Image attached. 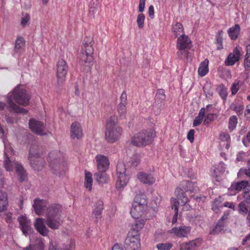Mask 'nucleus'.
Listing matches in <instances>:
<instances>
[{
    "mask_svg": "<svg viewBox=\"0 0 250 250\" xmlns=\"http://www.w3.org/2000/svg\"><path fill=\"white\" fill-rule=\"evenodd\" d=\"M30 98L29 94L21 85H18L13 91L9 93L7 96V103L10 111L16 112L25 113L26 110L17 105L18 104L25 106L29 103Z\"/></svg>",
    "mask_w": 250,
    "mask_h": 250,
    "instance_id": "nucleus-1",
    "label": "nucleus"
},
{
    "mask_svg": "<svg viewBox=\"0 0 250 250\" xmlns=\"http://www.w3.org/2000/svg\"><path fill=\"white\" fill-rule=\"evenodd\" d=\"M3 141L4 145V167L6 171H12L14 166L16 173L19 176V180L22 181L26 177L24 169L20 164L11 158V155L14 153L13 150L10 144H7L5 140Z\"/></svg>",
    "mask_w": 250,
    "mask_h": 250,
    "instance_id": "nucleus-2",
    "label": "nucleus"
},
{
    "mask_svg": "<svg viewBox=\"0 0 250 250\" xmlns=\"http://www.w3.org/2000/svg\"><path fill=\"white\" fill-rule=\"evenodd\" d=\"M48 163L51 171L57 176L63 174L67 170V165L63 154L58 150L51 151L48 155Z\"/></svg>",
    "mask_w": 250,
    "mask_h": 250,
    "instance_id": "nucleus-3",
    "label": "nucleus"
},
{
    "mask_svg": "<svg viewBox=\"0 0 250 250\" xmlns=\"http://www.w3.org/2000/svg\"><path fill=\"white\" fill-rule=\"evenodd\" d=\"M105 127V137L108 142L113 143L120 139L123 129L118 125L116 116H111L107 120Z\"/></svg>",
    "mask_w": 250,
    "mask_h": 250,
    "instance_id": "nucleus-4",
    "label": "nucleus"
},
{
    "mask_svg": "<svg viewBox=\"0 0 250 250\" xmlns=\"http://www.w3.org/2000/svg\"><path fill=\"white\" fill-rule=\"evenodd\" d=\"M155 136V132L152 129L143 130L131 138V143L134 146L143 147L150 144Z\"/></svg>",
    "mask_w": 250,
    "mask_h": 250,
    "instance_id": "nucleus-5",
    "label": "nucleus"
},
{
    "mask_svg": "<svg viewBox=\"0 0 250 250\" xmlns=\"http://www.w3.org/2000/svg\"><path fill=\"white\" fill-rule=\"evenodd\" d=\"M147 207V201L146 196L138 194L134 199L130 209V214L132 217L138 219L142 216Z\"/></svg>",
    "mask_w": 250,
    "mask_h": 250,
    "instance_id": "nucleus-6",
    "label": "nucleus"
},
{
    "mask_svg": "<svg viewBox=\"0 0 250 250\" xmlns=\"http://www.w3.org/2000/svg\"><path fill=\"white\" fill-rule=\"evenodd\" d=\"M93 48L90 43L84 42L79 55V62L82 66L89 69L93 65Z\"/></svg>",
    "mask_w": 250,
    "mask_h": 250,
    "instance_id": "nucleus-7",
    "label": "nucleus"
},
{
    "mask_svg": "<svg viewBox=\"0 0 250 250\" xmlns=\"http://www.w3.org/2000/svg\"><path fill=\"white\" fill-rule=\"evenodd\" d=\"M126 168L122 163H119L117 165V180L116 184V188L121 190L127 185L129 177L125 174Z\"/></svg>",
    "mask_w": 250,
    "mask_h": 250,
    "instance_id": "nucleus-8",
    "label": "nucleus"
},
{
    "mask_svg": "<svg viewBox=\"0 0 250 250\" xmlns=\"http://www.w3.org/2000/svg\"><path fill=\"white\" fill-rule=\"evenodd\" d=\"M39 156L40 154L37 149L34 147L30 148L28 159L31 167L37 171L41 170L45 164L44 161L42 160Z\"/></svg>",
    "mask_w": 250,
    "mask_h": 250,
    "instance_id": "nucleus-9",
    "label": "nucleus"
},
{
    "mask_svg": "<svg viewBox=\"0 0 250 250\" xmlns=\"http://www.w3.org/2000/svg\"><path fill=\"white\" fill-rule=\"evenodd\" d=\"M139 234L132 231L129 232L125 241V248L126 250H140Z\"/></svg>",
    "mask_w": 250,
    "mask_h": 250,
    "instance_id": "nucleus-10",
    "label": "nucleus"
},
{
    "mask_svg": "<svg viewBox=\"0 0 250 250\" xmlns=\"http://www.w3.org/2000/svg\"><path fill=\"white\" fill-rule=\"evenodd\" d=\"M57 66V82L58 84H62L65 80L68 67L66 62L63 59L59 60Z\"/></svg>",
    "mask_w": 250,
    "mask_h": 250,
    "instance_id": "nucleus-11",
    "label": "nucleus"
},
{
    "mask_svg": "<svg viewBox=\"0 0 250 250\" xmlns=\"http://www.w3.org/2000/svg\"><path fill=\"white\" fill-rule=\"evenodd\" d=\"M29 125L30 129L38 135H47L49 133L46 130L44 125L40 121L31 119L29 121Z\"/></svg>",
    "mask_w": 250,
    "mask_h": 250,
    "instance_id": "nucleus-12",
    "label": "nucleus"
},
{
    "mask_svg": "<svg viewBox=\"0 0 250 250\" xmlns=\"http://www.w3.org/2000/svg\"><path fill=\"white\" fill-rule=\"evenodd\" d=\"M241 50L242 49L240 47L236 46L234 48L233 52L229 54L227 58L225 60V65L227 66H232L237 62H238L241 56L240 53Z\"/></svg>",
    "mask_w": 250,
    "mask_h": 250,
    "instance_id": "nucleus-13",
    "label": "nucleus"
},
{
    "mask_svg": "<svg viewBox=\"0 0 250 250\" xmlns=\"http://www.w3.org/2000/svg\"><path fill=\"white\" fill-rule=\"evenodd\" d=\"M95 160L99 171L105 172L108 169L109 161L107 157L102 154H98L95 157Z\"/></svg>",
    "mask_w": 250,
    "mask_h": 250,
    "instance_id": "nucleus-14",
    "label": "nucleus"
},
{
    "mask_svg": "<svg viewBox=\"0 0 250 250\" xmlns=\"http://www.w3.org/2000/svg\"><path fill=\"white\" fill-rule=\"evenodd\" d=\"M21 229L24 235L27 236L31 233L33 229L31 227V221L25 216H21L18 218Z\"/></svg>",
    "mask_w": 250,
    "mask_h": 250,
    "instance_id": "nucleus-15",
    "label": "nucleus"
},
{
    "mask_svg": "<svg viewBox=\"0 0 250 250\" xmlns=\"http://www.w3.org/2000/svg\"><path fill=\"white\" fill-rule=\"evenodd\" d=\"M202 244V239L196 238L180 244V250H197Z\"/></svg>",
    "mask_w": 250,
    "mask_h": 250,
    "instance_id": "nucleus-16",
    "label": "nucleus"
},
{
    "mask_svg": "<svg viewBox=\"0 0 250 250\" xmlns=\"http://www.w3.org/2000/svg\"><path fill=\"white\" fill-rule=\"evenodd\" d=\"M190 230V227L183 225L172 228L169 232L179 238H182L187 237Z\"/></svg>",
    "mask_w": 250,
    "mask_h": 250,
    "instance_id": "nucleus-17",
    "label": "nucleus"
},
{
    "mask_svg": "<svg viewBox=\"0 0 250 250\" xmlns=\"http://www.w3.org/2000/svg\"><path fill=\"white\" fill-rule=\"evenodd\" d=\"M242 189L244 191L250 190V185L247 181H242L240 182L235 183L231 184L230 186V190H233V192L230 193V195L233 196L236 195L238 192Z\"/></svg>",
    "mask_w": 250,
    "mask_h": 250,
    "instance_id": "nucleus-18",
    "label": "nucleus"
},
{
    "mask_svg": "<svg viewBox=\"0 0 250 250\" xmlns=\"http://www.w3.org/2000/svg\"><path fill=\"white\" fill-rule=\"evenodd\" d=\"M166 99L165 91L163 89H159L155 95V102L153 105V108L161 109L164 105Z\"/></svg>",
    "mask_w": 250,
    "mask_h": 250,
    "instance_id": "nucleus-19",
    "label": "nucleus"
},
{
    "mask_svg": "<svg viewBox=\"0 0 250 250\" xmlns=\"http://www.w3.org/2000/svg\"><path fill=\"white\" fill-rule=\"evenodd\" d=\"M62 212V206L59 204H52L47 207L45 216H61Z\"/></svg>",
    "mask_w": 250,
    "mask_h": 250,
    "instance_id": "nucleus-20",
    "label": "nucleus"
},
{
    "mask_svg": "<svg viewBox=\"0 0 250 250\" xmlns=\"http://www.w3.org/2000/svg\"><path fill=\"white\" fill-rule=\"evenodd\" d=\"M70 135L72 139H79L83 136L81 125L78 122H74L70 126Z\"/></svg>",
    "mask_w": 250,
    "mask_h": 250,
    "instance_id": "nucleus-21",
    "label": "nucleus"
},
{
    "mask_svg": "<svg viewBox=\"0 0 250 250\" xmlns=\"http://www.w3.org/2000/svg\"><path fill=\"white\" fill-rule=\"evenodd\" d=\"M126 94L125 92H123L121 96V102L117 107V111L119 116L120 118H125V114L126 113Z\"/></svg>",
    "mask_w": 250,
    "mask_h": 250,
    "instance_id": "nucleus-22",
    "label": "nucleus"
},
{
    "mask_svg": "<svg viewBox=\"0 0 250 250\" xmlns=\"http://www.w3.org/2000/svg\"><path fill=\"white\" fill-rule=\"evenodd\" d=\"M45 222L49 228L53 229H57L62 224V220L61 216H46Z\"/></svg>",
    "mask_w": 250,
    "mask_h": 250,
    "instance_id": "nucleus-23",
    "label": "nucleus"
},
{
    "mask_svg": "<svg viewBox=\"0 0 250 250\" xmlns=\"http://www.w3.org/2000/svg\"><path fill=\"white\" fill-rule=\"evenodd\" d=\"M191 44V41L187 35H181L178 37L176 47L177 48L189 49Z\"/></svg>",
    "mask_w": 250,
    "mask_h": 250,
    "instance_id": "nucleus-24",
    "label": "nucleus"
},
{
    "mask_svg": "<svg viewBox=\"0 0 250 250\" xmlns=\"http://www.w3.org/2000/svg\"><path fill=\"white\" fill-rule=\"evenodd\" d=\"M47 205V202L45 200L36 199L34 200L33 207L34 208L35 212L38 215H41L43 213Z\"/></svg>",
    "mask_w": 250,
    "mask_h": 250,
    "instance_id": "nucleus-25",
    "label": "nucleus"
},
{
    "mask_svg": "<svg viewBox=\"0 0 250 250\" xmlns=\"http://www.w3.org/2000/svg\"><path fill=\"white\" fill-rule=\"evenodd\" d=\"M34 226L37 230L42 236H46L48 233V229L44 224V219L37 218L36 219Z\"/></svg>",
    "mask_w": 250,
    "mask_h": 250,
    "instance_id": "nucleus-26",
    "label": "nucleus"
},
{
    "mask_svg": "<svg viewBox=\"0 0 250 250\" xmlns=\"http://www.w3.org/2000/svg\"><path fill=\"white\" fill-rule=\"evenodd\" d=\"M138 179L143 183L151 185L155 183V178L151 174L140 172L137 174Z\"/></svg>",
    "mask_w": 250,
    "mask_h": 250,
    "instance_id": "nucleus-27",
    "label": "nucleus"
},
{
    "mask_svg": "<svg viewBox=\"0 0 250 250\" xmlns=\"http://www.w3.org/2000/svg\"><path fill=\"white\" fill-rule=\"evenodd\" d=\"M172 33L175 38L178 37L181 35H184L183 25L179 22L173 23L172 26Z\"/></svg>",
    "mask_w": 250,
    "mask_h": 250,
    "instance_id": "nucleus-28",
    "label": "nucleus"
},
{
    "mask_svg": "<svg viewBox=\"0 0 250 250\" xmlns=\"http://www.w3.org/2000/svg\"><path fill=\"white\" fill-rule=\"evenodd\" d=\"M240 31V25L238 24H236L234 26H232L228 29V33L231 40H235L238 37Z\"/></svg>",
    "mask_w": 250,
    "mask_h": 250,
    "instance_id": "nucleus-29",
    "label": "nucleus"
},
{
    "mask_svg": "<svg viewBox=\"0 0 250 250\" xmlns=\"http://www.w3.org/2000/svg\"><path fill=\"white\" fill-rule=\"evenodd\" d=\"M103 201L98 200L95 204L93 210V214L96 218H100L103 209Z\"/></svg>",
    "mask_w": 250,
    "mask_h": 250,
    "instance_id": "nucleus-30",
    "label": "nucleus"
},
{
    "mask_svg": "<svg viewBox=\"0 0 250 250\" xmlns=\"http://www.w3.org/2000/svg\"><path fill=\"white\" fill-rule=\"evenodd\" d=\"M135 223L131 225V231L134 234L138 232L144 227L146 223V220L144 219H136Z\"/></svg>",
    "mask_w": 250,
    "mask_h": 250,
    "instance_id": "nucleus-31",
    "label": "nucleus"
},
{
    "mask_svg": "<svg viewBox=\"0 0 250 250\" xmlns=\"http://www.w3.org/2000/svg\"><path fill=\"white\" fill-rule=\"evenodd\" d=\"M208 60L205 59L200 63L198 70V74L200 76L203 77L205 76L208 72Z\"/></svg>",
    "mask_w": 250,
    "mask_h": 250,
    "instance_id": "nucleus-32",
    "label": "nucleus"
},
{
    "mask_svg": "<svg viewBox=\"0 0 250 250\" xmlns=\"http://www.w3.org/2000/svg\"><path fill=\"white\" fill-rule=\"evenodd\" d=\"M183 189L191 192L196 191V184L191 181H184L182 183Z\"/></svg>",
    "mask_w": 250,
    "mask_h": 250,
    "instance_id": "nucleus-33",
    "label": "nucleus"
},
{
    "mask_svg": "<svg viewBox=\"0 0 250 250\" xmlns=\"http://www.w3.org/2000/svg\"><path fill=\"white\" fill-rule=\"evenodd\" d=\"M227 218V217L223 216L218 222L214 229L211 231V234H215L220 232L224 228V220Z\"/></svg>",
    "mask_w": 250,
    "mask_h": 250,
    "instance_id": "nucleus-34",
    "label": "nucleus"
},
{
    "mask_svg": "<svg viewBox=\"0 0 250 250\" xmlns=\"http://www.w3.org/2000/svg\"><path fill=\"white\" fill-rule=\"evenodd\" d=\"M180 189L179 188H177L175 192L177 196V198L178 199V201L177 200V202L178 203L177 205V208L178 207V205L179 204L182 205H185L186 204H187L188 202V199L187 197V196L185 195L184 193H182V194H180Z\"/></svg>",
    "mask_w": 250,
    "mask_h": 250,
    "instance_id": "nucleus-35",
    "label": "nucleus"
},
{
    "mask_svg": "<svg viewBox=\"0 0 250 250\" xmlns=\"http://www.w3.org/2000/svg\"><path fill=\"white\" fill-rule=\"evenodd\" d=\"M171 206L172 209H174V215L172 220V223L173 224L176 223L177 221L178 208H177V199L175 198H171L170 199Z\"/></svg>",
    "mask_w": 250,
    "mask_h": 250,
    "instance_id": "nucleus-36",
    "label": "nucleus"
},
{
    "mask_svg": "<svg viewBox=\"0 0 250 250\" xmlns=\"http://www.w3.org/2000/svg\"><path fill=\"white\" fill-rule=\"evenodd\" d=\"M25 41L21 37H18L15 42V51L17 53L21 52L24 46Z\"/></svg>",
    "mask_w": 250,
    "mask_h": 250,
    "instance_id": "nucleus-37",
    "label": "nucleus"
},
{
    "mask_svg": "<svg viewBox=\"0 0 250 250\" xmlns=\"http://www.w3.org/2000/svg\"><path fill=\"white\" fill-rule=\"evenodd\" d=\"M205 108L203 107L200 110L198 116L196 117H195V119L193 121V126H198L202 123L203 118L205 117Z\"/></svg>",
    "mask_w": 250,
    "mask_h": 250,
    "instance_id": "nucleus-38",
    "label": "nucleus"
},
{
    "mask_svg": "<svg viewBox=\"0 0 250 250\" xmlns=\"http://www.w3.org/2000/svg\"><path fill=\"white\" fill-rule=\"evenodd\" d=\"M105 172L99 171L94 174L95 178L98 183L103 184L107 181L108 177Z\"/></svg>",
    "mask_w": 250,
    "mask_h": 250,
    "instance_id": "nucleus-39",
    "label": "nucleus"
},
{
    "mask_svg": "<svg viewBox=\"0 0 250 250\" xmlns=\"http://www.w3.org/2000/svg\"><path fill=\"white\" fill-rule=\"evenodd\" d=\"M93 183V179L92 178V174L91 173L85 171V181L84 187L89 191L91 190L92 186Z\"/></svg>",
    "mask_w": 250,
    "mask_h": 250,
    "instance_id": "nucleus-40",
    "label": "nucleus"
},
{
    "mask_svg": "<svg viewBox=\"0 0 250 250\" xmlns=\"http://www.w3.org/2000/svg\"><path fill=\"white\" fill-rule=\"evenodd\" d=\"M8 202L7 195L5 192L0 190V212L3 211L7 207Z\"/></svg>",
    "mask_w": 250,
    "mask_h": 250,
    "instance_id": "nucleus-41",
    "label": "nucleus"
},
{
    "mask_svg": "<svg viewBox=\"0 0 250 250\" xmlns=\"http://www.w3.org/2000/svg\"><path fill=\"white\" fill-rule=\"evenodd\" d=\"M216 91L221 98L224 101H226L228 96V92L227 88L225 87V86L223 84H220L217 87Z\"/></svg>",
    "mask_w": 250,
    "mask_h": 250,
    "instance_id": "nucleus-42",
    "label": "nucleus"
},
{
    "mask_svg": "<svg viewBox=\"0 0 250 250\" xmlns=\"http://www.w3.org/2000/svg\"><path fill=\"white\" fill-rule=\"evenodd\" d=\"M225 168V164L223 162H220L218 166V167L213 170L212 176L216 177H219L220 174L224 172Z\"/></svg>",
    "mask_w": 250,
    "mask_h": 250,
    "instance_id": "nucleus-43",
    "label": "nucleus"
},
{
    "mask_svg": "<svg viewBox=\"0 0 250 250\" xmlns=\"http://www.w3.org/2000/svg\"><path fill=\"white\" fill-rule=\"evenodd\" d=\"M178 51L177 55L181 59L186 58L188 60H190V56L189 55V52L187 48H177Z\"/></svg>",
    "mask_w": 250,
    "mask_h": 250,
    "instance_id": "nucleus-44",
    "label": "nucleus"
},
{
    "mask_svg": "<svg viewBox=\"0 0 250 250\" xmlns=\"http://www.w3.org/2000/svg\"><path fill=\"white\" fill-rule=\"evenodd\" d=\"M36 245L37 246H34L33 248L30 245L28 248L24 249V250H43V245L41 239H37Z\"/></svg>",
    "mask_w": 250,
    "mask_h": 250,
    "instance_id": "nucleus-45",
    "label": "nucleus"
},
{
    "mask_svg": "<svg viewBox=\"0 0 250 250\" xmlns=\"http://www.w3.org/2000/svg\"><path fill=\"white\" fill-rule=\"evenodd\" d=\"M238 123V119L236 116H231L229 120V129L230 131L233 130L236 127Z\"/></svg>",
    "mask_w": 250,
    "mask_h": 250,
    "instance_id": "nucleus-46",
    "label": "nucleus"
},
{
    "mask_svg": "<svg viewBox=\"0 0 250 250\" xmlns=\"http://www.w3.org/2000/svg\"><path fill=\"white\" fill-rule=\"evenodd\" d=\"M249 205L243 202H240L238 205L239 212L244 215H246L248 212V207Z\"/></svg>",
    "mask_w": 250,
    "mask_h": 250,
    "instance_id": "nucleus-47",
    "label": "nucleus"
},
{
    "mask_svg": "<svg viewBox=\"0 0 250 250\" xmlns=\"http://www.w3.org/2000/svg\"><path fill=\"white\" fill-rule=\"evenodd\" d=\"M98 3V0H91L90 1L89 5L90 13L94 15L97 11Z\"/></svg>",
    "mask_w": 250,
    "mask_h": 250,
    "instance_id": "nucleus-48",
    "label": "nucleus"
},
{
    "mask_svg": "<svg viewBox=\"0 0 250 250\" xmlns=\"http://www.w3.org/2000/svg\"><path fill=\"white\" fill-rule=\"evenodd\" d=\"M222 34L223 31H219L218 32V35L216 38V43L217 44V49L218 50L221 49L223 48V41H222Z\"/></svg>",
    "mask_w": 250,
    "mask_h": 250,
    "instance_id": "nucleus-49",
    "label": "nucleus"
},
{
    "mask_svg": "<svg viewBox=\"0 0 250 250\" xmlns=\"http://www.w3.org/2000/svg\"><path fill=\"white\" fill-rule=\"evenodd\" d=\"M172 247L170 243H159L156 245L158 250H169Z\"/></svg>",
    "mask_w": 250,
    "mask_h": 250,
    "instance_id": "nucleus-50",
    "label": "nucleus"
},
{
    "mask_svg": "<svg viewBox=\"0 0 250 250\" xmlns=\"http://www.w3.org/2000/svg\"><path fill=\"white\" fill-rule=\"evenodd\" d=\"M145 16L144 14H139L137 18V23L139 28H142L144 26Z\"/></svg>",
    "mask_w": 250,
    "mask_h": 250,
    "instance_id": "nucleus-51",
    "label": "nucleus"
},
{
    "mask_svg": "<svg viewBox=\"0 0 250 250\" xmlns=\"http://www.w3.org/2000/svg\"><path fill=\"white\" fill-rule=\"evenodd\" d=\"M140 156L139 154H135L131 158L129 163L131 165L136 166L140 163Z\"/></svg>",
    "mask_w": 250,
    "mask_h": 250,
    "instance_id": "nucleus-52",
    "label": "nucleus"
},
{
    "mask_svg": "<svg viewBox=\"0 0 250 250\" xmlns=\"http://www.w3.org/2000/svg\"><path fill=\"white\" fill-rule=\"evenodd\" d=\"M241 82L239 81H235L232 84L231 87V92L232 95H235L238 92L240 86Z\"/></svg>",
    "mask_w": 250,
    "mask_h": 250,
    "instance_id": "nucleus-53",
    "label": "nucleus"
},
{
    "mask_svg": "<svg viewBox=\"0 0 250 250\" xmlns=\"http://www.w3.org/2000/svg\"><path fill=\"white\" fill-rule=\"evenodd\" d=\"M30 17L27 13H22L21 18V25L24 27L27 23L30 21Z\"/></svg>",
    "mask_w": 250,
    "mask_h": 250,
    "instance_id": "nucleus-54",
    "label": "nucleus"
},
{
    "mask_svg": "<svg viewBox=\"0 0 250 250\" xmlns=\"http://www.w3.org/2000/svg\"><path fill=\"white\" fill-rule=\"evenodd\" d=\"M250 190H247V191H244L243 192V198L244 200L242 202L250 206Z\"/></svg>",
    "mask_w": 250,
    "mask_h": 250,
    "instance_id": "nucleus-55",
    "label": "nucleus"
},
{
    "mask_svg": "<svg viewBox=\"0 0 250 250\" xmlns=\"http://www.w3.org/2000/svg\"><path fill=\"white\" fill-rule=\"evenodd\" d=\"M217 117V115L215 114H208L205 118L204 122L206 124H208L209 122L214 120Z\"/></svg>",
    "mask_w": 250,
    "mask_h": 250,
    "instance_id": "nucleus-56",
    "label": "nucleus"
},
{
    "mask_svg": "<svg viewBox=\"0 0 250 250\" xmlns=\"http://www.w3.org/2000/svg\"><path fill=\"white\" fill-rule=\"evenodd\" d=\"M231 107L234 110L237 114H241L244 109L243 106L241 105H231Z\"/></svg>",
    "mask_w": 250,
    "mask_h": 250,
    "instance_id": "nucleus-57",
    "label": "nucleus"
},
{
    "mask_svg": "<svg viewBox=\"0 0 250 250\" xmlns=\"http://www.w3.org/2000/svg\"><path fill=\"white\" fill-rule=\"evenodd\" d=\"M242 142L246 146H249L250 145V131L248 133L246 137L243 139Z\"/></svg>",
    "mask_w": 250,
    "mask_h": 250,
    "instance_id": "nucleus-58",
    "label": "nucleus"
},
{
    "mask_svg": "<svg viewBox=\"0 0 250 250\" xmlns=\"http://www.w3.org/2000/svg\"><path fill=\"white\" fill-rule=\"evenodd\" d=\"M194 132L195 131L193 129H190L188 132L187 138L190 143L193 142Z\"/></svg>",
    "mask_w": 250,
    "mask_h": 250,
    "instance_id": "nucleus-59",
    "label": "nucleus"
},
{
    "mask_svg": "<svg viewBox=\"0 0 250 250\" xmlns=\"http://www.w3.org/2000/svg\"><path fill=\"white\" fill-rule=\"evenodd\" d=\"M221 139L223 141H226L227 142L230 141V138L229 134L227 133H222L220 134Z\"/></svg>",
    "mask_w": 250,
    "mask_h": 250,
    "instance_id": "nucleus-60",
    "label": "nucleus"
},
{
    "mask_svg": "<svg viewBox=\"0 0 250 250\" xmlns=\"http://www.w3.org/2000/svg\"><path fill=\"white\" fill-rule=\"evenodd\" d=\"M146 0H140L138 6V11L142 13L144 11Z\"/></svg>",
    "mask_w": 250,
    "mask_h": 250,
    "instance_id": "nucleus-61",
    "label": "nucleus"
},
{
    "mask_svg": "<svg viewBox=\"0 0 250 250\" xmlns=\"http://www.w3.org/2000/svg\"><path fill=\"white\" fill-rule=\"evenodd\" d=\"M244 63L245 70L249 71L250 70V58H245Z\"/></svg>",
    "mask_w": 250,
    "mask_h": 250,
    "instance_id": "nucleus-62",
    "label": "nucleus"
},
{
    "mask_svg": "<svg viewBox=\"0 0 250 250\" xmlns=\"http://www.w3.org/2000/svg\"><path fill=\"white\" fill-rule=\"evenodd\" d=\"M149 17L153 19L154 18V9L153 5H150L148 8Z\"/></svg>",
    "mask_w": 250,
    "mask_h": 250,
    "instance_id": "nucleus-63",
    "label": "nucleus"
},
{
    "mask_svg": "<svg viewBox=\"0 0 250 250\" xmlns=\"http://www.w3.org/2000/svg\"><path fill=\"white\" fill-rule=\"evenodd\" d=\"M246 156L245 153L243 152H240L237 155L236 160L237 161H242L244 160V157Z\"/></svg>",
    "mask_w": 250,
    "mask_h": 250,
    "instance_id": "nucleus-64",
    "label": "nucleus"
}]
</instances>
